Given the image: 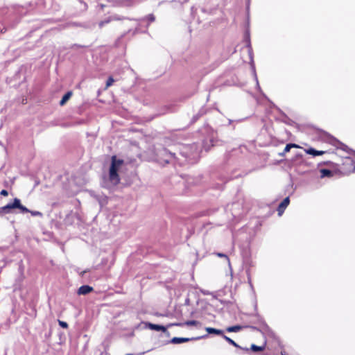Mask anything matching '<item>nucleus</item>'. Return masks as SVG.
<instances>
[{
    "label": "nucleus",
    "instance_id": "1",
    "mask_svg": "<svg viewBox=\"0 0 355 355\" xmlns=\"http://www.w3.org/2000/svg\"><path fill=\"white\" fill-rule=\"evenodd\" d=\"M155 160L163 166L168 164L183 165V162L180 160V157H178L177 153L166 148H160L155 150Z\"/></svg>",
    "mask_w": 355,
    "mask_h": 355
},
{
    "label": "nucleus",
    "instance_id": "2",
    "mask_svg": "<svg viewBox=\"0 0 355 355\" xmlns=\"http://www.w3.org/2000/svg\"><path fill=\"white\" fill-rule=\"evenodd\" d=\"M199 153L198 145L193 143L189 145L182 146L179 150V155L182 157V159L180 158V160L183 162L184 165L187 161L196 158Z\"/></svg>",
    "mask_w": 355,
    "mask_h": 355
},
{
    "label": "nucleus",
    "instance_id": "3",
    "mask_svg": "<svg viewBox=\"0 0 355 355\" xmlns=\"http://www.w3.org/2000/svg\"><path fill=\"white\" fill-rule=\"evenodd\" d=\"M155 20V17L153 14H150L147 15L146 17L141 18L140 19H134L133 21L135 23V28L134 30L129 29L126 33H124L122 34L116 40V44L122 39L127 34H131L132 36H134L135 34H137L141 26H143V24L146 21H148V23L146 25V27L148 28L149 26V24L151 22H153Z\"/></svg>",
    "mask_w": 355,
    "mask_h": 355
},
{
    "label": "nucleus",
    "instance_id": "4",
    "mask_svg": "<svg viewBox=\"0 0 355 355\" xmlns=\"http://www.w3.org/2000/svg\"><path fill=\"white\" fill-rule=\"evenodd\" d=\"M15 209H19V212L22 214L29 211V209L21 205V200L17 198H15L12 202L8 203L5 206L1 207V209L4 211V214L12 213L13 210Z\"/></svg>",
    "mask_w": 355,
    "mask_h": 355
},
{
    "label": "nucleus",
    "instance_id": "5",
    "mask_svg": "<svg viewBox=\"0 0 355 355\" xmlns=\"http://www.w3.org/2000/svg\"><path fill=\"white\" fill-rule=\"evenodd\" d=\"M245 46L248 48V55L250 57V69H251L252 75L254 76V80L256 82V85H257V87L259 88V82H258L256 70H255V65H254V62L253 60L252 49V47L250 45V42L249 34L246 29H245Z\"/></svg>",
    "mask_w": 355,
    "mask_h": 355
},
{
    "label": "nucleus",
    "instance_id": "6",
    "mask_svg": "<svg viewBox=\"0 0 355 355\" xmlns=\"http://www.w3.org/2000/svg\"><path fill=\"white\" fill-rule=\"evenodd\" d=\"M146 326L148 327L150 329L154 330V331H161L163 333L166 334V336H170L169 331H167V327H168V325L167 327L161 325V324H153L150 322H147L146 324Z\"/></svg>",
    "mask_w": 355,
    "mask_h": 355
},
{
    "label": "nucleus",
    "instance_id": "7",
    "mask_svg": "<svg viewBox=\"0 0 355 355\" xmlns=\"http://www.w3.org/2000/svg\"><path fill=\"white\" fill-rule=\"evenodd\" d=\"M109 180L113 185H116L120 182V178L118 174V171H115L114 169V166L112 167H110Z\"/></svg>",
    "mask_w": 355,
    "mask_h": 355
},
{
    "label": "nucleus",
    "instance_id": "8",
    "mask_svg": "<svg viewBox=\"0 0 355 355\" xmlns=\"http://www.w3.org/2000/svg\"><path fill=\"white\" fill-rule=\"evenodd\" d=\"M206 336H205V337ZM200 338H204V336L202 337H193V338H180V337H174L171 340H169L168 343L172 344H180L186 342H189L190 340H196L200 339Z\"/></svg>",
    "mask_w": 355,
    "mask_h": 355
},
{
    "label": "nucleus",
    "instance_id": "9",
    "mask_svg": "<svg viewBox=\"0 0 355 355\" xmlns=\"http://www.w3.org/2000/svg\"><path fill=\"white\" fill-rule=\"evenodd\" d=\"M126 18L125 17H120L119 15H111L108 17H107L106 19H105L104 20H102L99 23H98V26L99 28H102L103 27L105 24H109L110 22H111L112 21H118V20H121V19H125Z\"/></svg>",
    "mask_w": 355,
    "mask_h": 355
},
{
    "label": "nucleus",
    "instance_id": "10",
    "mask_svg": "<svg viewBox=\"0 0 355 355\" xmlns=\"http://www.w3.org/2000/svg\"><path fill=\"white\" fill-rule=\"evenodd\" d=\"M290 203L289 197L285 198L283 201L279 205L277 208V212L279 216H282L284 212L285 209Z\"/></svg>",
    "mask_w": 355,
    "mask_h": 355
},
{
    "label": "nucleus",
    "instance_id": "11",
    "mask_svg": "<svg viewBox=\"0 0 355 355\" xmlns=\"http://www.w3.org/2000/svg\"><path fill=\"white\" fill-rule=\"evenodd\" d=\"M123 164V160L121 159H117L115 155L112 157L110 167L114 166V169L115 171H118L121 166Z\"/></svg>",
    "mask_w": 355,
    "mask_h": 355
},
{
    "label": "nucleus",
    "instance_id": "12",
    "mask_svg": "<svg viewBox=\"0 0 355 355\" xmlns=\"http://www.w3.org/2000/svg\"><path fill=\"white\" fill-rule=\"evenodd\" d=\"M93 291V288L89 285H83L81 286L78 290V292L77 293L78 295H87L89 294V293H91L92 291Z\"/></svg>",
    "mask_w": 355,
    "mask_h": 355
},
{
    "label": "nucleus",
    "instance_id": "13",
    "mask_svg": "<svg viewBox=\"0 0 355 355\" xmlns=\"http://www.w3.org/2000/svg\"><path fill=\"white\" fill-rule=\"evenodd\" d=\"M200 322L197 321V320H187L184 323H175V324H168V327H171V326H173V325H175V326H179V327H182L183 325H187V326H198V325H200Z\"/></svg>",
    "mask_w": 355,
    "mask_h": 355
},
{
    "label": "nucleus",
    "instance_id": "14",
    "mask_svg": "<svg viewBox=\"0 0 355 355\" xmlns=\"http://www.w3.org/2000/svg\"><path fill=\"white\" fill-rule=\"evenodd\" d=\"M266 347L268 350H271V347H270V345L268 344L267 345V341L265 340L263 343V345L261 346H257L254 344L251 345L250 349L253 352H259V351L263 350Z\"/></svg>",
    "mask_w": 355,
    "mask_h": 355
},
{
    "label": "nucleus",
    "instance_id": "15",
    "mask_svg": "<svg viewBox=\"0 0 355 355\" xmlns=\"http://www.w3.org/2000/svg\"><path fill=\"white\" fill-rule=\"evenodd\" d=\"M209 141L210 143V145L208 144V141L207 139H205L202 142V148L205 150V151L209 150L210 146H213L214 145V137L213 135L209 139Z\"/></svg>",
    "mask_w": 355,
    "mask_h": 355
},
{
    "label": "nucleus",
    "instance_id": "16",
    "mask_svg": "<svg viewBox=\"0 0 355 355\" xmlns=\"http://www.w3.org/2000/svg\"><path fill=\"white\" fill-rule=\"evenodd\" d=\"M305 152L309 154V155H313L314 157L315 156H319V155H322L324 153V151H322V150H315V148H309L308 149H305L304 150Z\"/></svg>",
    "mask_w": 355,
    "mask_h": 355
},
{
    "label": "nucleus",
    "instance_id": "17",
    "mask_svg": "<svg viewBox=\"0 0 355 355\" xmlns=\"http://www.w3.org/2000/svg\"><path fill=\"white\" fill-rule=\"evenodd\" d=\"M205 114V110L203 107H202L196 114L193 115L191 120L190 124H193L194 123H196Z\"/></svg>",
    "mask_w": 355,
    "mask_h": 355
},
{
    "label": "nucleus",
    "instance_id": "18",
    "mask_svg": "<svg viewBox=\"0 0 355 355\" xmlns=\"http://www.w3.org/2000/svg\"><path fill=\"white\" fill-rule=\"evenodd\" d=\"M206 331H207L208 334H216V335H220L223 337V336L225 335L224 334V331L223 330H220V329H215V328H213V327H206Z\"/></svg>",
    "mask_w": 355,
    "mask_h": 355
},
{
    "label": "nucleus",
    "instance_id": "19",
    "mask_svg": "<svg viewBox=\"0 0 355 355\" xmlns=\"http://www.w3.org/2000/svg\"><path fill=\"white\" fill-rule=\"evenodd\" d=\"M292 148H300V146L295 144H292V143L288 144L285 146V148H284L283 153H279V155L284 156L287 152H289Z\"/></svg>",
    "mask_w": 355,
    "mask_h": 355
},
{
    "label": "nucleus",
    "instance_id": "20",
    "mask_svg": "<svg viewBox=\"0 0 355 355\" xmlns=\"http://www.w3.org/2000/svg\"><path fill=\"white\" fill-rule=\"evenodd\" d=\"M320 173H321V175H320L321 178H324L326 177L330 178V177L333 176V171L329 169H327V168L321 169Z\"/></svg>",
    "mask_w": 355,
    "mask_h": 355
},
{
    "label": "nucleus",
    "instance_id": "21",
    "mask_svg": "<svg viewBox=\"0 0 355 355\" xmlns=\"http://www.w3.org/2000/svg\"><path fill=\"white\" fill-rule=\"evenodd\" d=\"M72 96V92L69 91V92H67L62 98V99L60 100V105H64L67 101L71 98V96Z\"/></svg>",
    "mask_w": 355,
    "mask_h": 355
},
{
    "label": "nucleus",
    "instance_id": "22",
    "mask_svg": "<svg viewBox=\"0 0 355 355\" xmlns=\"http://www.w3.org/2000/svg\"><path fill=\"white\" fill-rule=\"evenodd\" d=\"M261 333L264 336L266 335L268 336H270L272 338H275V334L272 331L271 329H269L268 326H265L263 330L261 331Z\"/></svg>",
    "mask_w": 355,
    "mask_h": 355
},
{
    "label": "nucleus",
    "instance_id": "23",
    "mask_svg": "<svg viewBox=\"0 0 355 355\" xmlns=\"http://www.w3.org/2000/svg\"><path fill=\"white\" fill-rule=\"evenodd\" d=\"M243 328V327L242 325L231 326V327H228L226 329V331H227V332H238V331H241Z\"/></svg>",
    "mask_w": 355,
    "mask_h": 355
},
{
    "label": "nucleus",
    "instance_id": "24",
    "mask_svg": "<svg viewBox=\"0 0 355 355\" xmlns=\"http://www.w3.org/2000/svg\"><path fill=\"white\" fill-rule=\"evenodd\" d=\"M229 344L237 347V348H240L241 349H244V348H243L242 347H241L240 345H239L237 343H236L232 339H231L230 338L227 337V336L224 335L223 337Z\"/></svg>",
    "mask_w": 355,
    "mask_h": 355
},
{
    "label": "nucleus",
    "instance_id": "25",
    "mask_svg": "<svg viewBox=\"0 0 355 355\" xmlns=\"http://www.w3.org/2000/svg\"><path fill=\"white\" fill-rule=\"evenodd\" d=\"M241 153L239 149H233L231 152H229L225 155L226 159H230L231 156L235 155L237 153Z\"/></svg>",
    "mask_w": 355,
    "mask_h": 355
},
{
    "label": "nucleus",
    "instance_id": "26",
    "mask_svg": "<svg viewBox=\"0 0 355 355\" xmlns=\"http://www.w3.org/2000/svg\"><path fill=\"white\" fill-rule=\"evenodd\" d=\"M215 254L218 257L225 258L227 260L228 264L230 265V259L225 254L221 253V252H216V253H215Z\"/></svg>",
    "mask_w": 355,
    "mask_h": 355
},
{
    "label": "nucleus",
    "instance_id": "27",
    "mask_svg": "<svg viewBox=\"0 0 355 355\" xmlns=\"http://www.w3.org/2000/svg\"><path fill=\"white\" fill-rule=\"evenodd\" d=\"M68 26L69 27H78V26H81V27H84V28H87V26H85V25H83V24H81L80 23H77V22H71V23H69L68 24Z\"/></svg>",
    "mask_w": 355,
    "mask_h": 355
},
{
    "label": "nucleus",
    "instance_id": "28",
    "mask_svg": "<svg viewBox=\"0 0 355 355\" xmlns=\"http://www.w3.org/2000/svg\"><path fill=\"white\" fill-rule=\"evenodd\" d=\"M27 213H31V214L33 216H40V217L43 216L42 213L40 212V211H31V210H29V211H28Z\"/></svg>",
    "mask_w": 355,
    "mask_h": 355
},
{
    "label": "nucleus",
    "instance_id": "29",
    "mask_svg": "<svg viewBox=\"0 0 355 355\" xmlns=\"http://www.w3.org/2000/svg\"><path fill=\"white\" fill-rule=\"evenodd\" d=\"M58 324L61 327L64 329L68 328V324L64 321L58 320Z\"/></svg>",
    "mask_w": 355,
    "mask_h": 355
},
{
    "label": "nucleus",
    "instance_id": "30",
    "mask_svg": "<svg viewBox=\"0 0 355 355\" xmlns=\"http://www.w3.org/2000/svg\"><path fill=\"white\" fill-rule=\"evenodd\" d=\"M113 82H114V79L112 77H110L106 82V87L111 86L112 85Z\"/></svg>",
    "mask_w": 355,
    "mask_h": 355
},
{
    "label": "nucleus",
    "instance_id": "31",
    "mask_svg": "<svg viewBox=\"0 0 355 355\" xmlns=\"http://www.w3.org/2000/svg\"><path fill=\"white\" fill-rule=\"evenodd\" d=\"M83 47H85V46H82V45H80V44H72L70 48L71 49H76V48H83Z\"/></svg>",
    "mask_w": 355,
    "mask_h": 355
},
{
    "label": "nucleus",
    "instance_id": "32",
    "mask_svg": "<svg viewBox=\"0 0 355 355\" xmlns=\"http://www.w3.org/2000/svg\"><path fill=\"white\" fill-rule=\"evenodd\" d=\"M0 194L3 196H7L8 195V192L6 189H3L1 191Z\"/></svg>",
    "mask_w": 355,
    "mask_h": 355
},
{
    "label": "nucleus",
    "instance_id": "33",
    "mask_svg": "<svg viewBox=\"0 0 355 355\" xmlns=\"http://www.w3.org/2000/svg\"><path fill=\"white\" fill-rule=\"evenodd\" d=\"M248 283L252 288V293L254 294V290H253L252 285V283H251L250 279H248Z\"/></svg>",
    "mask_w": 355,
    "mask_h": 355
},
{
    "label": "nucleus",
    "instance_id": "34",
    "mask_svg": "<svg viewBox=\"0 0 355 355\" xmlns=\"http://www.w3.org/2000/svg\"><path fill=\"white\" fill-rule=\"evenodd\" d=\"M245 329H254V327H252V326H248V325H245Z\"/></svg>",
    "mask_w": 355,
    "mask_h": 355
},
{
    "label": "nucleus",
    "instance_id": "35",
    "mask_svg": "<svg viewBox=\"0 0 355 355\" xmlns=\"http://www.w3.org/2000/svg\"><path fill=\"white\" fill-rule=\"evenodd\" d=\"M4 214V211L1 209V207H0V214Z\"/></svg>",
    "mask_w": 355,
    "mask_h": 355
},
{
    "label": "nucleus",
    "instance_id": "36",
    "mask_svg": "<svg viewBox=\"0 0 355 355\" xmlns=\"http://www.w3.org/2000/svg\"><path fill=\"white\" fill-rule=\"evenodd\" d=\"M189 299H187V300H186L185 303H186L187 304H189Z\"/></svg>",
    "mask_w": 355,
    "mask_h": 355
},
{
    "label": "nucleus",
    "instance_id": "37",
    "mask_svg": "<svg viewBox=\"0 0 355 355\" xmlns=\"http://www.w3.org/2000/svg\"><path fill=\"white\" fill-rule=\"evenodd\" d=\"M265 355H270V354H268V353H266Z\"/></svg>",
    "mask_w": 355,
    "mask_h": 355
}]
</instances>
